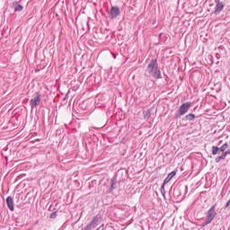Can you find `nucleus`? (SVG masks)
I'll list each match as a JSON object with an SVG mask.
<instances>
[{
  "mask_svg": "<svg viewBox=\"0 0 230 230\" xmlns=\"http://www.w3.org/2000/svg\"><path fill=\"white\" fill-rule=\"evenodd\" d=\"M146 71L149 76L155 78V80H161V78H163V75H161V69H159V63H157V58H152L150 60Z\"/></svg>",
  "mask_w": 230,
  "mask_h": 230,
  "instance_id": "nucleus-1",
  "label": "nucleus"
},
{
  "mask_svg": "<svg viewBox=\"0 0 230 230\" xmlns=\"http://www.w3.org/2000/svg\"><path fill=\"white\" fill-rule=\"evenodd\" d=\"M205 221L202 225V227H206V226H209L211 222L215 220L217 217V205H213L207 212H205Z\"/></svg>",
  "mask_w": 230,
  "mask_h": 230,
  "instance_id": "nucleus-2",
  "label": "nucleus"
},
{
  "mask_svg": "<svg viewBox=\"0 0 230 230\" xmlns=\"http://www.w3.org/2000/svg\"><path fill=\"white\" fill-rule=\"evenodd\" d=\"M188 194V185H179L173 190V197L176 200H184V197Z\"/></svg>",
  "mask_w": 230,
  "mask_h": 230,
  "instance_id": "nucleus-3",
  "label": "nucleus"
},
{
  "mask_svg": "<svg viewBox=\"0 0 230 230\" xmlns=\"http://www.w3.org/2000/svg\"><path fill=\"white\" fill-rule=\"evenodd\" d=\"M190 107H191V102H183L178 109V111L174 116V119H179V118H181V116H184V114H186L190 111Z\"/></svg>",
  "mask_w": 230,
  "mask_h": 230,
  "instance_id": "nucleus-4",
  "label": "nucleus"
},
{
  "mask_svg": "<svg viewBox=\"0 0 230 230\" xmlns=\"http://www.w3.org/2000/svg\"><path fill=\"white\" fill-rule=\"evenodd\" d=\"M121 11L119 6H111V10L108 11V14L110 15V19H117L119 17Z\"/></svg>",
  "mask_w": 230,
  "mask_h": 230,
  "instance_id": "nucleus-5",
  "label": "nucleus"
},
{
  "mask_svg": "<svg viewBox=\"0 0 230 230\" xmlns=\"http://www.w3.org/2000/svg\"><path fill=\"white\" fill-rule=\"evenodd\" d=\"M40 92H36V96L30 101V106L31 109H36L38 105H40Z\"/></svg>",
  "mask_w": 230,
  "mask_h": 230,
  "instance_id": "nucleus-6",
  "label": "nucleus"
},
{
  "mask_svg": "<svg viewBox=\"0 0 230 230\" xmlns=\"http://www.w3.org/2000/svg\"><path fill=\"white\" fill-rule=\"evenodd\" d=\"M99 222H100V216H95V217L93 218V220L91 221V223L86 226V227H87L89 230L96 229V227H98Z\"/></svg>",
  "mask_w": 230,
  "mask_h": 230,
  "instance_id": "nucleus-7",
  "label": "nucleus"
},
{
  "mask_svg": "<svg viewBox=\"0 0 230 230\" xmlns=\"http://www.w3.org/2000/svg\"><path fill=\"white\" fill-rule=\"evenodd\" d=\"M215 3H216V6H215L214 13L215 15H220V12L224 10V4L220 2V0H216Z\"/></svg>",
  "mask_w": 230,
  "mask_h": 230,
  "instance_id": "nucleus-8",
  "label": "nucleus"
},
{
  "mask_svg": "<svg viewBox=\"0 0 230 230\" xmlns=\"http://www.w3.org/2000/svg\"><path fill=\"white\" fill-rule=\"evenodd\" d=\"M5 202L10 211H13L15 209V208L13 207V199L12 198V196L7 197Z\"/></svg>",
  "mask_w": 230,
  "mask_h": 230,
  "instance_id": "nucleus-9",
  "label": "nucleus"
},
{
  "mask_svg": "<svg viewBox=\"0 0 230 230\" xmlns=\"http://www.w3.org/2000/svg\"><path fill=\"white\" fill-rule=\"evenodd\" d=\"M177 175V171H172L170 173H168L167 177L164 180V185L168 184Z\"/></svg>",
  "mask_w": 230,
  "mask_h": 230,
  "instance_id": "nucleus-10",
  "label": "nucleus"
},
{
  "mask_svg": "<svg viewBox=\"0 0 230 230\" xmlns=\"http://www.w3.org/2000/svg\"><path fill=\"white\" fill-rule=\"evenodd\" d=\"M116 184H118V180L116 179V176H114L111 180V187L109 189V193H112V191H114V190H116Z\"/></svg>",
  "mask_w": 230,
  "mask_h": 230,
  "instance_id": "nucleus-11",
  "label": "nucleus"
},
{
  "mask_svg": "<svg viewBox=\"0 0 230 230\" xmlns=\"http://www.w3.org/2000/svg\"><path fill=\"white\" fill-rule=\"evenodd\" d=\"M13 8L14 9V12H22V10H24V7L17 1L13 2Z\"/></svg>",
  "mask_w": 230,
  "mask_h": 230,
  "instance_id": "nucleus-12",
  "label": "nucleus"
},
{
  "mask_svg": "<svg viewBox=\"0 0 230 230\" xmlns=\"http://www.w3.org/2000/svg\"><path fill=\"white\" fill-rule=\"evenodd\" d=\"M195 118H196V116L193 113H190V114L185 116L186 121H194Z\"/></svg>",
  "mask_w": 230,
  "mask_h": 230,
  "instance_id": "nucleus-13",
  "label": "nucleus"
},
{
  "mask_svg": "<svg viewBox=\"0 0 230 230\" xmlns=\"http://www.w3.org/2000/svg\"><path fill=\"white\" fill-rule=\"evenodd\" d=\"M217 154H220V147L217 146H212V155H217Z\"/></svg>",
  "mask_w": 230,
  "mask_h": 230,
  "instance_id": "nucleus-14",
  "label": "nucleus"
},
{
  "mask_svg": "<svg viewBox=\"0 0 230 230\" xmlns=\"http://www.w3.org/2000/svg\"><path fill=\"white\" fill-rule=\"evenodd\" d=\"M143 114L145 119H150V118L152 117V112L149 110H147L146 111H143Z\"/></svg>",
  "mask_w": 230,
  "mask_h": 230,
  "instance_id": "nucleus-15",
  "label": "nucleus"
},
{
  "mask_svg": "<svg viewBox=\"0 0 230 230\" xmlns=\"http://www.w3.org/2000/svg\"><path fill=\"white\" fill-rule=\"evenodd\" d=\"M227 146H229V144H227V142H226L221 147H219V152L225 153L226 150H227Z\"/></svg>",
  "mask_w": 230,
  "mask_h": 230,
  "instance_id": "nucleus-16",
  "label": "nucleus"
},
{
  "mask_svg": "<svg viewBox=\"0 0 230 230\" xmlns=\"http://www.w3.org/2000/svg\"><path fill=\"white\" fill-rule=\"evenodd\" d=\"M226 159V156L224 155V154H222L220 156H217L216 158V163H220V161Z\"/></svg>",
  "mask_w": 230,
  "mask_h": 230,
  "instance_id": "nucleus-17",
  "label": "nucleus"
},
{
  "mask_svg": "<svg viewBox=\"0 0 230 230\" xmlns=\"http://www.w3.org/2000/svg\"><path fill=\"white\" fill-rule=\"evenodd\" d=\"M164 186H166V184H164V182L161 186V193H162L163 197H164V195H166V191L164 190Z\"/></svg>",
  "mask_w": 230,
  "mask_h": 230,
  "instance_id": "nucleus-18",
  "label": "nucleus"
},
{
  "mask_svg": "<svg viewBox=\"0 0 230 230\" xmlns=\"http://www.w3.org/2000/svg\"><path fill=\"white\" fill-rule=\"evenodd\" d=\"M49 218H51V219L57 218V211L52 212V213L50 214V216H49Z\"/></svg>",
  "mask_w": 230,
  "mask_h": 230,
  "instance_id": "nucleus-19",
  "label": "nucleus"
},
{
  "mask_svg": "<svg viewBox=\"0 0 230 230\" xmlns=\"http://www.w3.org/2000/svg\"><path fill=\"white\" fill-rule=\"evenodd\" d=\"M223 155H224L225 157H227V155H230V149H228L227 151H225V152L223 153Z\"/></svg>",
  "mask_w": 230,
  "mask_h": 230,
  "instance_id": "nucleus-20",
  "label": "nucleus"
},
{
  "mask_svg": "<svg viewBox=\"0 0 230 230\" xmlns=\"http://www.w3.org/2000/svg\"><path fill=\"white\" fill-rule=\"evenodd\" d=\"M104 230H114V228H112V226H108Z\"/></svg>",
  "mask_w": 230,
  "mask_h": 230,
  "instance_id": "nucleus-21",
  "label": "nucleus"
},
{
  "mask_svg": "<svg viewBox=\"0 0 230 230\" xmlns=\"http://www.w3.org/2000/svg\"><path fill=\"white\" fill-rule=\"evenodd\" d=\"M68 96H69V93H66V96L64 97V100H67Z\"/></svg>",
  "mask_w": 230,
  "mask_h": 230,
  "instance_id": "nucleus-22",
  "label": "nucleus"
},
{
  "mask_svg": "<svg viewBox=\"0 0 230 230\" xmlns=\"http://www.w3.org/2000/svg\"><path fill=\"white\" fill-rule=\"evenodd\" d=\"M93 128L94 129V130H98V128H92L90 130H91V132L93 131Z\"/></svg>",
  "mask_w": 230,
  "mask_h": 230,
  "instance_id": "nucleus-23",
  "label": "nucleus"
},
{
  "mask_svg": "<svg viewBox=\"0 0 230 230\" xmlns=\"http://www.w3.org/2000/svg\"><path fill=\"white\" fill-rule=\"evenodd\" d=\"M161 37H163V33H159L158 39H161Z\"/></svg>",
  "mask_w": 230,
  "mask_h": 230,
  "instance_id": "nucleus-24",
  "label": "nucleus"
},
{
  "mask_svg": "<svg viewBox=\"0 0 230 230\" xmlns=\"http://www.w3.org/2000/svg\"><path fill=\"white\" fill-rule=\"evenodd\" d=\"M217 58H220V54H216Z\"/></svg>",
  "mask_w": 230,
  "mask_h": 230,
  "instance_id": "nucleus-25",
  "label": "nucleus"
},
{
  "mask_svg": "<svg viewBox=\"0 0 230 230\" xmlns=\"http://www.w3.org/2000/svg\"><path fill=\"white\" fill-rule=\"evenodd\" d=\"M153 24H155V21H153Z\"/></svg>",
  "mask_w": 230,
  "mask_h": 230,
  "instance_id": "nucleus-26",
  "label": "nucleus"
},
{
  "mask_svg": "<svg viewBox=\"0 0 230 230\" xmlns=\"http://www.w3.org/2000/svg\"><path fill=\"white\" fill-rule=\"evenodd\" d=\"M145 76H148V75L146 73V74H145Z\"/></svg>",
  "mask_w": 230,
  "mask_h": 230,
  "instance_id": "nucleus-27",
  "label": "nucleus"
}]
</instances>
